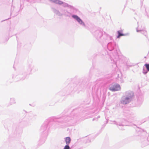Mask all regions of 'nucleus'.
Masks as SVG:
<instances>
[{"mask_svg": "<svg viewBox=\"0 0 149 149\" xmlns=\"http://www.w3.org/2000/svg\"><path fill=\"white\" fill-rule=\"evenodd\" d=\"M120 89V85L116 84H112L109 88V89L112 91H117Z\"/></svg>", "mask_w": 149, "mask_h": 149, "instance_id": "nucleus-1", "label": "nucleus"}, {"mask_svg": "<svg viewBox=\"0 0 149 149\" xmlns=\"http://www.w3.org/2000/svg\"><path fill=\"white\" fill-rule=\"evenodd\" d=\"M72 17L74 18L75 19L77 20V21L80 24H82V23H83V22L82 20L78 16L75 15H74L72 16Z\"/></svg>", "mask_w": 149, "mask_h": 149, "instance_id": "nucleus-2", "label": "nucleus"}, {"mask_svg": "<svg viewBox=\"0 0 149 149\" xmlns=\"http://www.w3.org/2000/svg\"><path fill=\"white\" fill-rule=\"evenodd\" d=\"M129 98H127L125 99H123L121 101V103L123 104H126L129 103Z\"/></svg>", "mask_w": 149, "mask_h": 149, "instance_id": "nucleus-3", "label": "nucleus"}, {"mask_svg": "<svg viewBox=\"0 0 149 149\" xmlns=\"http://www.w3.org/2000/svg\"><path fill=\"white\" fill-rule=\"evenodd\" d=\"M71 140V139L69 137H66L65 139V142L67 145H68L70 144V142Z\"/></svg>", "mask_w": 149, "mask_h": 149, "instance_id": "nucleus-4", "label": "nucleus"}, {"mask_svg": "<svg viewBox=\"0 0 149 149\" xmlns=\"http://www.w3.org/2000/svg\"><path fill=\"white\" fill-rule=\"evenodd\" d=\"M142 36L143 38L147 37V33L146 31H143L141 32Z\"/></svg>", "mask_w": 149, "mask_h": 149, "instance_id": "nucleus-5", "label": "nucleus"}, {"mask_svg": "<svg viewBox=\"0 0 149 149\" xmlns=\"http://www.w3.org/2000/svg\"><path fill=\"white\" fill-rule=\"evenodd\" d=\"M118 36H117V38H119L120 37V36H124L125 35L124 34L121 33H120V32L119 31L118 32Z\"/></svg>", "mask_w": 149, "mask_h": 149, "instance_id": "nucleus-6", "label": "nucleus"}, {"mask_svg": "<svg viewBox=\"0 0 149 149\" xmlns=\"http://www.w3.org/2000/svg\"><path fill=\"white\" fill-rule=\"evenodd\" d=\"M146 69L148 71H149V64H146L145 65Z\"/></svg>", "mask_w": 149, "mask_h": 149, "instance_id": "nucleus-7", "label": "nucleus"}, {"mask_svg": "<svg viewBox=\"0 0 149 149\" xmlns=\"http://www.w3.org/2000/svg\"><path fill=\"white\" fill-rule=\"evenodd\" d=\"M56 3L59 4H61L63 3V2L61 1H58V0H57L56 1Z\"/></svg>", "mask_w": 149, "mask_h": 149, "instance_id": "nucleus-8", "label": "nucleus"}, {"mask_svg": "<svg viewBox=\"0 0 149 149\" xmlns=\"http://www.w3.org/2000/svg\"><path fill=\"white\" fill-rule=\"evenodd\" d=\"M64 149H70V148L69 146L67 145L64 147Z\"/></svg>", "mask_w": 149, "mask_h": 149, "instance_id": "nucleus-9", "label": "nucleus"}]
</instances>
